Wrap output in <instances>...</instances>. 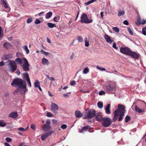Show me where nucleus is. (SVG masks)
I'll use <instances>...</instances> for the list:
<instances>
[{"label":"nucleus","mask_w":146,"mask_h":146,"mask_svg":"<svg viewBox=\"0 0 146 146\" xmlns=\"http://www.w3.org/2000/svg\"><path fill=\"white\" fill-rule=\"evenodd\" d=\"M11 85L13 86H17L19 88L18 91L20 89H23V92H21V94H25L28 90L26 88L27 85L26 82L23 80L19 79L16 78L14 80L11 84ZM16 90L15 91H16Z\"/></svg>","instance_id":"obj_1"},{"label":"nucleus","mask_w":146,"mask_h":146,"mask_svg":"<svg viewBox=\"0 0 146 146\" xmlns=\"http://www.w3.org/2000/svg\"><path fill=\"white\" fill-rule=\"evenodd\" d=\"M118 109L115 110L114 111V116L113 119V121L115 122L117 119V117L119 115V114L122 112H123L124 114L125 111V107L121 105H118Z\"/></svg>","instance_id":"obj_2"},{"label":"nucleus","mask_w":146,"mask_h":146,"mask_svg":"<svg viewBox=\"0 0 146 146\" xmlns=\"http://www.w3.org/2000/svg\"><path fill=\"white\" fill-rule=\"evenodd\" d=\"M96 114V111L92 109L88 110L86 115L83 118L84 119H91L94 117Z\"/></svg>","instance_id":"obj_3"},{"label":"nucleus","mask_w":146,"mask_h":146,"mask_svg":"<svg viewBox=\"0 0 146 146\" xmlns=\"http://www.w3.org/2000/svg\"><path fill=\"white\" fill-rule=\"evenodd\" d=\"M80 19V21L82 23L86 24L90 23L93 21V20L92 19H89L87 15L84 13H83L82 14L81 17Z\"/></svg>","instance_id":"obj_4"},{"label":"nucleus","mask_w":146,"mask_h":146,"mask_svg":"<svg viewBox=\"0 0 146 146\" xmlns=\"http://www.w3.org/2000/svg\"><path fill=\"white\" fill-rule=\"evenodd\" d=\"M102 125L105 127H108L111 123L112 121L110 118L108 117H104L102 121Z\"/></svg>","instance_id":"obj_5"},{"label":"nucleus","mask_w":146,"mask_h":146,"mask_svg":"<svg viewBox=\"0 0 146 146\" xmlns=\"http://www.w3.org/2000/svg\"><path fill=\"white\" fill-rule=\"evenodd\" d=\"M17 64L14 61L10 60V71L14 72L17 69Z\"/></svg>","instance_id":"obj_6"},{"label":"nucleus","mask_w":146,"mask_h":146,"mask_svg":"<svg viewBox=\"0 0 146 146\" xmlns=\"http://www.w3.org/2000/svg\"><path fill=\"white\" fill-rule=\"evenodd\" d=\"M59 109L58 106L56 104L52 102L51 104V111L54 114H56Z\"/></svg>","instance_id":"obj_7"},{"label":"nucleus","mask_w":146,"mask_h":146,"mask_svg":"<svg viewBox=\"0 0 146 146\" xmlns=\"http://www.w3.org/2000/svg\"><path fill=\"white\" fill-rule=\"evenodd\" d=\"M51 127L50 125V122L49 120H47L46 121V124L43 125L42 127V129L43 131H47L51 128Z\"/></svg>","instance_id":"obj_8"},{"label":"nucleus","mask_w":146,"mask_h":146,"mask_svg":"<svg viewBox=\"0 0 146 146\" xmlns=\"http://www.w3.org/2000/svg\"><path fill=\"white\" fill-rule=\"evenodd\" d=\"M24 59L25 60V61L24 62L23 64H22L21 66L22 67L24 71H29V65L26 58H24Z\"/></svg>","instance_id":"obj_9"},{"label":"nucleus","mask_w":146,"mask_h":146,"mask_svg":"<svg viewBox=\"0 0 146 146\" xmlns=\"http://www.w3.org/2000/svg\"><path fill=\"white\" fill-rule=\"evenodd\" d=\"M131 50L127 47H122L120 48V52L122 53L129 55Z\"/></svg>","instance_id":"obj_10"},{"label":"nucleus","mask_w":146,"mask_h":146,"mask_svg":"<svg viewBox=\"0 0 146 146\" xmlns=\"http://www.w3.org/2000/svg\"><path fill=\"white\" fill-rule=\"evenodd\" d=\"M115 88V86L112 84H109L106 86V89L108 93H110L111 92L113 91Z\"/></svg>","instance_id":"obj_11"},{"label":"nucleus","mask_w":146,"mask_h":146,"mask_svg":"<svg viewBox=\"0 0 146 146\" xmlns=\"http://www.w3.org/2000/svg\"><path fill=\"white\" fill-rule=\"evenodd\" d=\"M24 58H26L24 57L17 58L15 60V61L16 62V63L17 62V64H19L21 66L22 64L23 61V62L25 61V60L24 59Z\"/></svg>","instance_id":"obj_12"},{"label":"nucleus","mask_w":146,"mask_h":146,"mask_svg":"<svg viewBox=\"0 0 146 146\" xmlns=\"http://www.w3.org/2000/svg\"><path fill=\"white\" fill-rule=\"evenodd\" d=\"M128 56H131L135 59H137L139 57V55L135 52L131 51Z\"/></svg>","instance_id":"obj_13"},{"label":"nucleus","mask_w":146,"mask_h":146,"mask_svg":"<svg viewBox=\"0 0 146 146\" xmlns=\"http://www.w3.org/2000/svg\"><path fill=\"white\" fill-rule=\"evenodd\" d=\"M52 131L50 132L47 133H45L43 134L41 137V139L43 141H44L45 139L47 138L49 135H51Z\"/></svg>","instance_id":"obj_14"},{"label":"nucleus","mask_w":146,"mask_h":146,"mask_svg":"<svg viewBox=\"0 0 146 146\" xmlns=\"http://www.w3.org/2000/svg\"><path fill=\"white\" fill-rule=\"evenodd\" d=\"M104 38L107 42L108 43H111L113 41V40L111 39L110 37L107 34L105 35Z\"/></svg>","instance_id":"obj_15"},{"label":"nucleus","mask_w":146,"mask_h":146,"mask_svg":"<svg viewBox=\"0 0 146 146\" xmlns=\"http://www.w3.org/2000/svg\"><path fill=\"white\" fill-rule=\"evenodd\" d=\"M18 116L17 112L16 111H13L11 112L10 114V117L15 119Z\"/></svg>","instance_id":"obj_16"},{"label":"nucleus","mask_w":146,"mask_h":146,"mask_svg":"<svg viewBox=\"0 0 146 146\" xmlns=\"http://www.w3.org/2000/svg\"><path fill=\"white\" fill-rule=\"evenodd\" d=\"M75 115L76 117L80 118L82 117V114L80 111L76 110L75 111Z\"/></svg>","instance_id":"obj_17"},{"label":"nucleus","mask_w":146,"mask_h":146,"mask_svg":"<svg viewBox=\"0 0 146 146\" xmlns=\"http://www.w3.org/2000/svg\"><path fill=\"white\" fill-rule=\"evenodd\" d=\"M135 110L136 112L139 113H140L142 112H145V110L144 109H141L139 108H138L137 105H135Z\"/></svg>","instance_id":"obj_18"},{"label":"nucleus","mask_w":146,"mask_h":146,"mask_svg":"<svg viewBox=\"0 0 146 146\" xmlns=\"http://www.w3.org/2000/svg\"><path fill=\"white\" fill-rule=\"evenodd\" d=\"M110 104H108L107 106L106 107V108L105 109L106 113V114H110L111 113L110 110Z\"/></svg>","instance_id":"obj_19"},{"label":"nucleus","mask_w":146,"mask_h":146,"mask_svg":"<svg viewBox=\"0 0 146 146\" xmlns=\"http://www.w3.org/2000/svg\"><path fill=\"white\" fill-rule=\"evenodd\" d=\"M42 63L43 65H48L49 64L48 59L45 58L42 59Z\"/></svg>","instance_id":"obj_20"},{"label":"nucleus","mask_w":146,"mask_h":146,"mask_svg":"<svg viewBox=\"0 0 146 146\" xmlns=\"http://www.w3.org/2000/svg\"><path fill=\"white\" fill-rule=\"evenodd\" d=\"M95 118L96 120L102 122L104 117H102L101 115H96Z\"/></svg>","instance_id":"obj_21"},{"label":"nucleus","mask_w":146,"mask_h":146,"mask_svg":"<svg viewBox=\"0 0 146 146\" xmlns=\"http://www.w3.org/2000/svg\"><path fill=\"white\" fill-rule=\"evenodd\" d=\"M23 78L25 80H27L29 79L28 74L27 73H24L23 74Z\"/></svg>","instance_id":"obj_22"},{"label":"nucleus","mask_w":146,"mask_h":146,"mask_svg":"<svg viewBox=\"0 0 146 146\" xmlns=\"http://www.w3.org/2000/svg\"><path fill=\"white\" fill-rule=\"evenodd\" d=\"M2 59L3 60H7V62H8V63L9 62V54H6L5 55H4L2 58Z\"/></svg>","instance_id":"obj_23"},{"label":"nucleus","mask_w":146,"mask_h":146,"mask_svg":"<svg viewBox=\"0 0 146 146\" xmlns=\"http://www.w3.org/2000/svg\"><path fill=\"white\" fill-rule=\"evenodd\" d=\"M47 25L48 27L50 28L56 27V25L55 23H47Z\"/></svg>","instance_id":"obj_24"},{"label":"nucleus","mask_w":146,"mask_h":146,"mask_svg":"<svg viewBox=\"0 0 146 146\" xmlns=\"http://www.w3.org/2000/svg\"><path fill=\"white\" fill-rule=\"evenodd\" d=\"M124 115V114L123 112H122V113H120L119 114V117L118 121H121L122 119L123 118V116Z\"/></svg>","instance_id":"obj_25"},{"label":"nucleus","mask_w":146,"mask_h":146,"mask_svg":"<svg viewBox=\"0 0 146 146\" xmlns=\"http://www.w3.org/2000/svg\"><path fill=\"white\" fill-rule=\"evenodd\" d=\"M52 15V13L51 12H49L48 13H47L45 16V18L46 19H48L51 17Z\"/></svg>","instance_id":"obj_26"},{"label":"nucleus","mask_w":146,"mask_h":146,"mask_svg":"<svg viewBox=\"0 0 146 146\" xmlns=\"http://www.w3.org/2000/svg\"><path fill=\"white\" fill-rule=\"evenodd\" d=\"M40 84L39 82L37 80H36L34 83V86L35 88H38L40 86Z\"/></svg>","instance_id":"obj_27"},{"label":"nucleus","mask_w":146,"mask_h":146,"mask_svg":"<svg viewBox=\"0 0 146 146\" xmlns=\"http://www.w3.org/2000/svg\"><path fill=\"white\" fill-rule=\"evenodd\" d=\"M90 128V127L89 126H87L83 127L82 129V130L85 131L88 130Z\"/></svg>","instance_id":"obj_28"},{"label":"nucleus","mask_w":146,"mask_h":146,"mask_svg":"<svg viewBox=\"0 0 146 146\" xmlns=\"http://www.w3.org/2000/svg\"><path fill=\"white\" fill-rule=\"evenodd\" d=\"M97 105L98 107L100 109L102 108L103 107V104L100 102H98Z\"/></svg>","instance_id":"obj_29"},{"label":"nucleus","mask_w":146,"mask_h":146,"mask_svg":"<svg viewBox=\"0 0 146 146\" xmlns=\"http://www.w3.org/2000/svg\"><path fill=\"white\" fill-rule=\"evenodd\" d=\"M24 49L26 52V53L27 54H28L29 53V50L27 46H24L23 47Z\"/></svg>","instance_id":"obj_30"},{"label":"nucleus","mask_w":146,"mask_h":146,"mask_svg":"<svg viewBox=\"0 0 146 146\" xmlns=\"http://www.w3.org/2000/svg\"><path fill=\"white\" fill-rule=\"evenodd\" d=\"M113 31L117 33H119V29L117 27H113Z\"/></svg>","instance_id":"obj_31"},{"label":"nucleus","mask_w":146,"mask_h":146,"mask_svg":"<svg viewBox=\"0 0 146 146\" xmlns=\"http://www.w3.org/2000/svg\"><path fill=\"white\" fill-rule=\"evenodd\" d=\"M6 125V123L4 122L3 121L0 120V126L4 127Z\"/></svg>","instance_id":"obj_32"},{"label":"nucleus","mask_w":146,"mask_h":146,"mask_svg":"<svg viewBox=\"0 0 146 146\" xmlns=\"http://www.w3.org/2000/svg\"><path fill=\"white\" fill-rule=\"evenodd\" d=\"M40 52L44 54L45 56H48L49 54V52H46L44 51V50H41Z\"/></svg>","instance_id":"obj_33"},{"label":"nucleus","mask_w":146,"mask_h":146,"mask_svg":"<svg viewBox=\"0 0 146 146\" xmlns=\"http://www.w3.org/2000/svg\"><path fill=\"white\" fill-rule=\"evenodd\" d=\"M130 119L131 117L130 116L127 115L125 118V122H128L129 120H130Z\"/></svg>","instance_id":"obj_34"},{"label":"nucleus","mask_w":146,"mask_h":146,"mask_svg":"<svg viewBox=\"0 0 146 146\" xmlns=\"http://www.w3.org/2000/svg\"><path fill=\"white\" fill-rule=\"evenodd\" d=\"M89 69L88 68H86L83 70V73L84 74H86L88 72Z\"/></svg>","instance_id":"obj_35"},{"label":"nucleus","mask_w":146,"mask_h":146,"mask_svg":"<svg viewBox=\"0 0 146 146\" xmlns=\"http://www.w3.org/2000/svg\"><path fill=\"white\" fill-rule=\"evenodd\" d=\"M60 16H58L57 17H55L54 19L53 20L55 22H58L60 19Z\"/></svg>","instance_id":"obj_36"},{"label":"nucleus","mask_w":146,"mask_h":146,"mask_svg":"<svg viewBox=\"0 0 146 146\" xmlns=\"http://www.w3.org/2000/svg\"><path fill=\"white\" fill-rule=\"evenodd\" d=\"M16 56L17 58H22V55L21 54L18 52H17L16 53Z\"/></svg>","instance_id":"obj_37"},{"label":"nucleus","mask_w":146,"mask_h":146,"mask_svg":"<svg viewBox=\"0 0 146 146\" xmlns=\"http://www.w3.org/2000/svg\"><path fill=\"white\" fill-rule=\"evenodd\" d=\"M77 40L79 42H82L83 41V39L81 36H78L77 38Z\"/></svg>","instance_id":"obj_38"},{"label":"nucleus","mask_w":146,"mask_h":146,"mask_svg":"<svg viewBox=\"0 0 146 146\" xmlns=\"http://www.w3.org/2000/svg\"><path fill=\"white\" fill-rule=\"evenodd\" d=\"M46 115L48 117H53V115L51 113L48 112H47Z\"/></svg>","instance_id":"obj_39"},{"label":"nucleus","mask_w":146,"mask_h":146,"mask_svg":"<svg viewBox=\"0 0 146 146\" xmlns=\"http://www.w3.org/2000/svg\"><path fill=\"white\" fill-rule=\"evenodd\" d=\"M32 17H31L27 20L26 22L27 23H29L32 22Z\"/></svg>","instance_id":"obj_40"},{"label":"nucleus","mask_w":146,"mask_h":146,"mask_svg":"<svg viewBox=\"0 0 146 146\" xmlns=\"http://www.w3.org/2000/svg\"><path fill=\"white\" fill-rule=\"evenodd\" d=\"M127 30L129 32V33L131 35H133V33L132 30L129 27H127Z\"/></svg>","instance_id":"obj_41"},{"label":"nucleus","mask_w":146,"mask_h":146,"mask_svg":"<svg viewBox=\"0 0 146 146\" xmlns=\"http://www.w3.org/2000/svg\"><path fill=\"white\" fill-rule=\"evenodd\" d=\"M124 14V12L123 11H119L118 14V16L119 17H120L121 16V15H123Z\"/></svg>","instance_id":"obj_42"},{"label":"nucleus","mask_w":146,"mask_h":146,"mask_svg":"<svg viewBox=\"0 0 146 146\" xmlns=\"http://www.w3.org/2000/svg\"><path fill=\"white\" fill-rule=\"evenodd\" d=\"M3 46L6 48L7 49L9 46V44L7 42H5L3 44Z\"/></svg>","instance_id":"obj_43"},{"label":"nucleus","mask_w":146,"mask_h":146,"mask_svg":"<svg viewBox=\"0 0 146 146\" xmlns=\"http://www.w3.org/2000/svg\"><path fill=\"white\" fill-rule=\"evenodd\" d=\"M27 83L28 84V86L29 87H31V85L30 78H28V79L27 80Z\"/></svg>","instance_id":"obj_44"},{"label":"nucleus","mask_w":146,"mask_h":146,"mask_svg":"<svg viewBox=\"0 0 146 146\" xmlns=\"http://www.w3.org/2000/svg\"><path fill=\"white\" fill-rule=\"evenodd\" d=\"M67 126L66 124H63L61 126V127L63 129H65L66 128Z\"/></svg>","instance_id":"obj_45"},{"label":"nucleus","mask_w":146,"mask_h":146,"mask_svg":"<svg viewBox=\"0 0 146 146\" xmlns=\"http://www.w3.org/2000/svg\"><path fill=\"white\" fill-rule=\"evenodd\" d=\"M41 23V21L38 19H36L35 22V23L36 24H38Z\"/></svg>","instance_id":"obj_46"},{"label":"nucleus","mask_w":146,"mask_h":146,"mask_svg":"<svg viewBox=\"0 0 146 146\" xmlns=\"http://www.w3.org/2000/svg\"><path fill=\"white\" fill-rule=\"evenodd\" d=\"M97 68L99 69V70H101L102 71H104L105 70H106V69L105 68L100 67L98 66H97Z\"/></svg>","instance_id":"obj_47"},{"label":"nucleus","mask_w":146,"mask_h":146,"mask_svg":"<svg viewBox=\"0 0 146 146\" xmlns=\"http://www.w3.org/2000/svg\"><path fill=\"white\" fill-rule=\"evenodd\" d=\"M105 94V92L103 90L99 92V94L100 95H104Z\"/></svg>","instance_id":"obj_48"},{"label":"nucleus","mask_w":146,"mask_h":146,"mask_svg":"<svg viewBox=\"0 0 146 146\" xmlns=\"http://www.w3.org/2000/svg\"><path fill=\"white\" fill-rule=\"evenodd\" d=\"M70 84L71 86H74L76 84V82L75 81L72 80L70 83Z\"/></svg>","instance_id":"obj_49"},{"label":"nucleus","mask_w":146,"mask_h":146,"mask_svg":"<svg viewBox=\"0 0 146 146\" xmlns=\"http://www.w3.org/2000/svg\"><path fill=\"white\" fill-rule=\"evenodd\" d=\"M112 47L113 48L116 50L118 48V47L116 46V44L115 43H113Z\"/></svg>","instance_id":"obj_50"},{"label":"nucleus","mask_w":146,"mask_h":146,"mask_svg":"<svg viewBox=\"0 0 146 146\" xmlns=\"http://www.w3.org/2000/svg\"><path fill=\"white\" fill-rule=\"evenodd\" d=\"M31 128L35 130V125L32 124L31 125Z\"/></svg>","instance_id":"obj_51"},{"label":"nucleus","mask_w":146,"mask_h":146,"mask_svg":"<svg viewBox=\"0 0 146 146\" xmlns=\"http://www.w3.org/2000/svg\"><path fill=\"white\" fill-rule=\"evenodd\" d=\"M3 4L4 5V7L5 8H7L8 7L7 4L4 1H3Z\"/></svg>","instance_id":"obj_52"},{"label":"nucleus","mask_w":146,"mask_h":146,"mask_svg":"<svg viewBox=\"0 0 146 146\" xmlns=\"http://www.w3.org/2000/svg\"><path fill=\"white\" fill-rule=\"evenodd\" d=\"M146 21L145 20L143 19L142 20L141 22H140L139 24L144 25L146 23Z\"/></svg>","instance_id":"obj_53"},{"label":"nucleus","mask_w":146,"mask_h":146,"mask_svg":"<svg viewBox=\"0 0 146 146\" xmlns=\"http://www.w3.org/2000/svg\"><path fill=\"white\" fill-rule=\"evenodd\" d=\"M7 63V62H4L3 61H1L0 62V66H3L4 65V63Z\"/></svg>","instance_id":"obj_54"},{"label":"nucleus","mask_w":146,"mask_h":146,"mask_svg":"<svg viewBox=\"0 0 146 146\" xmlns=\"http://www.w3.org/2000/svg\"><path fill=\"white\" fill-rule=\"evenodd\" d=\"M123 23L126 25H129V23H128V21H127V20H125L123 22Z\"/></svg>","instance_id":"obj_55"},{"label":"nucleus","mask_w":146,"mask_h":146,"mask_svg":"<svg viewBox=\"0 0 146 146\" xmlns=\"http://www.w3.org/2000/svg\"><path fill=\"white\" fill-rule=\"evenodd\" d=\"M85 45L86 47H88L89 46V41H86L85 42Z\"/></svg>","instance_id":"obj_56"},{"label":"nucleus","mask_w":146,"mask_h":146,"mask_svg":"<svg viewBox=\"0 0 146 146\" xmlns=\"http://www.w3.org/2000/svg\"><path fill=\"white\" fill-rule=\"evenodd\" d=\"M18 130L21 131H24L25 130V129L23 128L20 127L18 129Z\"/></svg>","instance_id":"obj_57"},{"label":"nucleus","mask_w":146,"mask_h":146,"mask_svg":"<svg viewBox=\"0 0 146 146\" xmlns=\"http://www.w3.org/2000/svg\"><path fill=\"white\" fill-rule=\"evenodd\" d=\"M71 92H69L68 93H67L66 94H64L63 95V96L64 97H68V94H71Z\"/></svg>","instance_id":"obj_58"},{"label":"nucleus","mask_w":146,"mask_h":146,"mask_svg":"<svg viewBox=\"0 0 146 146\" xmlns=\"http://www.w3.org/2000/svg\"><path fill=\"white\" fill-rule=\"evenodd\" d=\"M142 33L143 35L146 36V31L144 30V29H142Z\"/></svg>","instance_id":"obj_59"},{"label":"nucleus","mask_w":146,"mask_h":146,"mask_svg":"<svg viewBox=\"0 0 146 146\" xmlns=\"http://www.w3.org/2000/svg\"><path fill=\"white\" fill-rule=\"evenodd\" d=\"M16 73L18 75H19L21 74L20 71L18 69L17 70Z\"/></svg>","instance_id":"obj_60"},{"label":"nucleus","mask_w":146,"mask_h":146,"mask_svg":"<svg viewBox=\"0 0 146 146\" xmlns=\"http://www.w3.org/2000/svg\"><path fill=\"white\" fill-rule=\"evenodd\" d=\"M44 13V12H41L40 13H38L37 15L39 16H41L42 15H43Z\"/></svg>","instance_id":"obj_61"},{"label":"nucleus","mask_w":146,"mask_h":146,"mask_svg":"<svg viewBox=\"0 0 146 146\" xmlns=\"http://www.w3.org/2000/svg\"><path fill=\"white\" fill-rule=\"evenodd\" d=\"M74 54L73 52H72V55L70 57V59H73L74 58Z\"/></svg>","instance_id":"obj_62"},{"label":"nucleus","mask_w":146,"mask_h":146,"mask_svg":"<svg viewBox=\"0 0 146 146\" xmlns=\"http://www.w3.org/2000/svg\"><path fill=\"white\" fill-rule=\"evenodd\" d=\"M52 123L54 124L56 123L57 122V120L55 119H53L52 120Z\"/></svg>","instance_id":"obj_63"},{"label":"nucleus","mask_w":146,"mask_h":146,"mask_svg":"<svg viewBox=\"0 0 146 146\" xmlns=\"http://www.w3.org/2000/svg\"><path fill=\"white\" fill-rule=\"evenodd\" d=\"M91 4L90 3V1H88L86 3H85V5H86V6H87V5H89V4Z\"/></svg>","instance_id":"obj_64"}]
</instances>
